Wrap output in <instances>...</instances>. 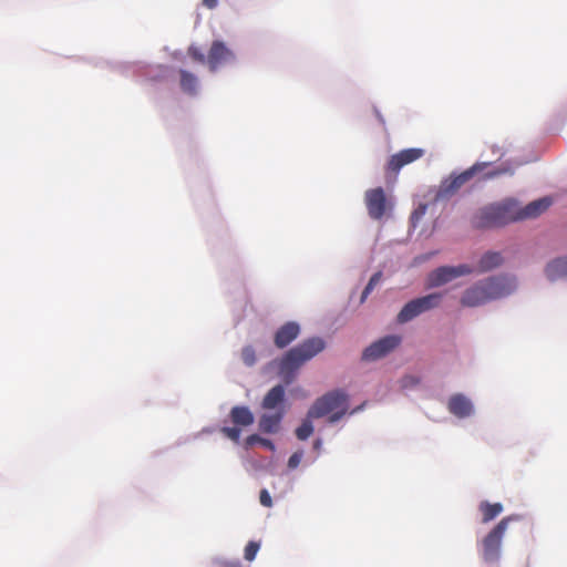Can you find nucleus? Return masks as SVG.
Segmentation results:
<instances>
[{
  "mask_svg": "<svg viewBox=\"0 0 567 567\" xmlns=\"http://www.w3.org/2000/svg\"><path fill=\"white\" fill-rule=\"evenodd\" d=\"M516 280L509 276H492L467 288L461 298V305L467 308L483 306L489 301L505 298L516 289Z\"/></svg>",
  "mask_w": 567,
  "mask_h": 567,
  "instance_id": "nucleus-1",
  "label": "nucleus"
},
{
  "mask_svg": "<svg viewBox=\"0 0 567 567\" xmlns=\"http://www.w3.org/2000/svg\"><path fill=\"white\" fill-rule=\"evenodd\" d=\"M489 166V162H477L460 174H451L447 178L441 182L435 194V202L450 199L475 176L481 175V179L487 181L502 175L514 174L513 167L508 164H502L501 166L493 169H488Z\"/></svg>",
  "mask_w": 567,
  "mask_h": 567,
  "instance_id": "nucleus-2",
  "label": "nucleus"
},
{
  "mask_svg": "<svg viewBox=\"0 0 567 567\" xmlns=\"http://www.w3.org/2000/svg\"><path fill=\"white\" fill-rule=\"evenodd\" d=\"M324 348L326 343L319 337L309 338L291 348L279 361V375L286 383H290L298 369L320 353Z\"/></svg>",
  "mask_w": 567,
  "mask_h": 567,
  "instance_id": "nucleus-3",
  "label": "nucleus"
},
{
  "mask_svg": "<svg viewBox=\"0 0 567 567\" xmlns=\"http://www.w3.org/2000/svg\"><path fill=\"white\" fill-rule=\"evenodd\" d=\"M348 411V395L342 391H331L318 398L308 411L309 419L329 415V423L338 422Z\"/></svg>",
  "mask_w": 567,
  "mask_h": 567,
  "instance_id": "nucleus-4",
  "label": "nucleus"
},
{
  "mask_svg": "<svg viewBox=\"0 0 567 567\" xmlns=\"http://www.w3.org/2000/svg\"><path fill=\"white\" fill-rule=\"evenodd\" d=\"M518 516L512 515L499 520L482 540V557L486 563H495L501 557L502 539L509 522L517 520Z\"/></svg>",
  "mask_w": 567,
  "mask_h": 567,
  "instance_id": "nucleus-5",
  "label": "nucleus"
},
{
  "mask_svg": "<svg viewBox=\"0 0 567 567\" xmlns=\"http://www.w3.org/2000/svg\"><path fill=\"white\" fill-rule=\"evenodd\" d=\"M441 297L440 293H430L409 301L399 312L396 321L399 323H406L419 315L437 307Z\"/></svg>",
  "mask_w": 567,
  "mask_h": 567,
  "instance_id": "nucleus-6",
  "label": "nucleus"
},
{
  "mask_svg": "<svg viewBox=\"0 0 567 567\" xmlns=\"http://www.w3.org/2000/svg\"><path fill=\"white\" fill-rule=\"evenodd\" d=\"M402 342V337L398 334H389L385 336L369 347H367L362 353V360L364 361H377L381 358H384L390 352H392L395 348H398Z\"/></svg>",
  "mask_w": 567,
  "mask_h": 567,
  "instance_id": "nucleus-7",
  "label": "nucleus"
},
{
  "mask_svg": "<svg viewBox=\"0 0 567 567\" xmlns=\"http://www.w3.org/2000/svg\"><path fill=\"white\" fill-rule=\"evenodd\" d=\"M473 269L467 265L460 266H444L433 270L429 276V285L431 287L443 286L451 280L472 274Z\"/></svg>",
  "mask_w": 567,
  "mask_h": 567,
  "instance_id": "nucleus-8",
  "label": "nucleus"
},
{
  "mask_svg": "<svg viewBox=\"0 0 567 567\" xmlns=\"http://www.w3.org/2000/svg\"><path fill=\"white\" fill-rule=\"evenodd\" d=\"M235 55L230 49L226 47L223 41L216 40L212 43L207 54V64L212 72L218 68L231 62Z\"/></svg>",
  "mask_w": 567,
  "mask_h": 567,
  "instance_id": "nucleus-9",
  "label": "nucleus"
},
{
  "mask_svg": "<svg viewBox=\"0 0 567 567\" xmlns=\"http://www.w3.org/2000/svg\"><path fill=\"white\" fill-rule=\"evenodd\" d=\"M365 205L372 219H381L386 212V197L381 187L369 189L365 193Z\"/></svg>",
  "mask_w": 567,
  "mask_h": 567,
  "instance_id": "nucleus-10",
  "label": "nucleus"
},
{
  "mask_svg": "<svg viewBox=\"0 0 567 567\" xmlns=\"http://www.w3.org/2000/svg\"><path fill=\"white\" fill-rule=\"evenodd\" d=\"M423 148H406L393 154L386 165V171L398 174L402 167L420 159L424 155Z\"/></svg>",
  "mask_w": 567,
  "mask_h": 567,
  "instance_id": "nucleus-11",
  "label": "nucleus"
},
{
  "mask_svg": "<svg viewBox=\"0 0 567 567\" xmlns=\"http://www.w3.org/2000/svg\"><path fill=\"white\" fill-rule=\"evenodd\" d=\"M492 205L495 209L499 227L519 220L518 203L515 199L507 198L499 203H494Z\"/></svg>",
  "mask_w": 567,
  "mask_h": 567,
  "instance_id": "nucleus-12",
  "label": "nucleus"
},
{
  "mask_svg": "<svg viewBox=\"0 0 567 567\" xmlns=\"http://www.w3.org/2000/svg\"><path fill=\"white\" fill-rule=\"evenodd\" d=\"M300 334V326L295 321H288L277 329L274 343L278 349L288 347Z\"/></svg>",
  "mask_w": 567,
  "mask_h": 567,
  "instance_id": "nucleus-13",
  "label": "nucleus"
},
{
  "mask_svg": "<svg viewBox=\"0 0 567 567\" xmlns=\"http://www.w3.org/2000/svg\"><path fill=\"white\" fill-rule=\"evenodd\" d=\"M447 409L451 414L458 419L468 417L474 411L471 400L462 393L453 394L449 399Z\"/></svg>",
  "mask_w": 567,
  "mask_h": 567,
  "instance_id": "nucleus-14",
  "label": "nucleus"
},
{
  "mask_svg": "<svg viewBox=\"0 0 567 567\" xmlns=\"http://www.w3.org/2000/svg\"><path fill=\"white\" fill-rule=\"evenodd\" d=\"M471 223L474 228L478 229L499 227L495 209L492 204L480 208L473 215Z\"/></svg>",
  "mask_w": 567,
  "mask_h": 567,
  "instance_id": "nucleus-15",
  "label": "nucleus"
},
{
  "mask_svg": "<svg viewBox=\"0 0 567 567\" xmlns=\"http://www.w3.org/2000/svg\"><path fill=\"white\" fill-rule=\"evenodd\" d=\"M286 391L281 384L272 386L264 396L261 401V408L264 410H275L285 408Z\"/></svg>",
  "mask_w": 567,
  "mask_h": 567,
  "instance_id": "nucleus-16",
  "label": "nucleus"
},
{
  "mask_svg": "<svg viewBox=\"0 0 567 567\" xmlns=\"http://www.w3.org/2000/svg\"><path fill=\"white\" fill-rule=\"evenodd\" d=\"M550 205L551 199L548 197H544L529 203L523 208L518 206V219L524 220L529 218H536L544 212H546Z\"/></svg>",
  "mask_w": 567,
  "mask_h": 567,
  "instance_id": "nucleus-17",
  "label": "nucleus"
},
{
  "mask_svg": "<svg viewBox=\"0 0 567 567\" xmlns=\"http://www.w3.org/2000/svg\"><path fill=\"white\" fill-rule=\"evenodd\" d=\"M286 414V409H279L271 414L265 413L259 417V430L262 433L274 434L280 429L281 421Z\"/></svg>",
  "mask_w": 567,
  "mask_h": 567,
  "instance_id": "nucleus-18",
  "label": "nucleus"
},
{
  "mask_svg": "<svg viewBox=\"0 0 567 567\" xmlns=\"http://www.w3.org/2000/svg\"><path fill=\"white\" fill-rule=\"evenodd\" d=\"M545 274L550 281L567 278V257L555 258L545 268Z\"/></svg>",
  "mask_w": 567,
  "mask_h": 567,
  "instance_id": "nucleus-19",
  "label": "nucleus"
},
{
  "mask_svg": "<svg viewBox=\"0 0 567 567\" xmlns=\"http://www.w3.org/2000/svg\"><path fill=\"white\" fill-rule=\"evenodd\" d=\"M229 417L234 425L249 426L254 423L255 417L248 406L236 405L230 410Z\"/></svg>",
  "mask_w": 567,
  "mask_h": 567,
  "instance_id": "nucleus-20",
  "label": "nucleus"
},
{
  "mask_svg": "<svg viewBox=\"0 0 567 567\" xmlns=\"http://www.w3.org/2000/svg\"><path fill=\"white\" fill-rule=\"evenodd\" d=\"M503 262V257L499 252L487 251L484 254L478 261V269L481 272L489 271Z\"/></svg>",
  "mask_w": 567,
  "mask_h": 567,
  "instance_id": "nucleus-21",
  "label": "nucleus"
},
{
  "mask_svg": "<svg viewBox=\"0 0 567 567\" xmlns=\"http://www.w3.org/2000/svg\"><path fill=\"white\" fill-rule=\"evenodd\" d=\"M482 513V522L488 523L497 517L503 512V505L501 503H488L486 501L481 502L478 506Z\"/></svg>",
  "mask_w": 567,
  "mask_h": 567,
  "instance_id": "nucleus-22",
  "label": "nucleus"
},
{
  "mask_svg": "<svg viewBox=\"0 0 567 567\" xmlns=\"http://www.w3.org/2000/svg\"><path fill=\"white\" fill-rule=\"evenodd\" d=\"M181 89L187 94H195L198 80L197 78L186 70H181Z\"/></svg>",
  "mask_w": 567,
  "mask_h": 567,
  "instance_id": "nucleus-23",
  "label": "nucleus"
},
{
  "mask_svg": "<svg viewBox=\"0 0 567 567\" xmlns=\"http://www.w3.org/2000/svg\"><path fill=\"white\" fill-rule=\"evenodd\" d=\"M311 420L312 419L307 416V419L302 421L301 425L296 429V436L298 440L305 441L313 433V425Z\"/></svg>",
  "mask_w": 567,
  "mask_h": 567,
  "instance_id": "nucleus-24",
  "label": "nucleus"
},
{
  "mask_svg": "<svg viewBox=\"0 0 567 567\" xmlns=\"http://www.w3.org/2000/svg\"><path fill=\"white\" fill-rule=\"evenodd\" d=\"M241 359L244 363L251 367L256 363V352L251 346H247L241 351Z\"/></svg>",
  "mask_w": 567,
  "mask_h": 567,
  "instance_id": "nucleus-25",
  "label": "nucleus"
},
{
  "mask_svg": "<svg viewBox=\"0 0 567 567\" xmlns=\"http://www.w3.org/2000/svg\"><path fill=\"white\" fill-rule=\"evenodd\" d=\"M221 433L227 436L228 439H230L231 441L234 442H238L239 439H240V434H241V430L239 426L235 425L233 427H229V426H224L221 427Z\"/></svg>",
  "mask_w": 567,
  "mask_h": 567,
  "instance_id": "nucleus-26",
  "label": "nucleus"
},
{
  "mask_svg": "<svg viewBox=\"0 0 567 567\" xmlns=\"http://www.w3.org/2000/svg\"><path fill=\"white\" fill-rule=\"evenodd\" d=\"M259 547H260V545L258 543L249 542L245 547V554H244L245 559L248 561L254 560L259 550Z\"/></svg>",
  "mask_w": 567,
  "mask_h": 567,
  "instance_id": "nucleus-27",
  "label": "nucleus"
},
{
  "mask_svg": "<svg viewBox=\"0 0 567 567\" xmlns=\"http://www.w3.org/2000/svg\"><path fill=\"white\" fill-rule=\"evenodd\" d=\"M188 55L198 63H207V56L195 45L188 48Z\"/></svg>",
  "mask_w": 567,
  "mask_h": 567,
  "instance_id": "nucleus-28",
  "label": "nucleus"
},
{
  "mask_svg": "<svg viewBox=\"0 0 567 567\" xmlns=\"http://www.w3.org/2000/svg\"><path fill=\"white\" fill-rule=\"evenodd\" d=\"M426 209H427V205L426 204H421L419 205V207L412 213L411 215V221L413 224V226L416 225V223L425 215L426 213Z\"/></svg>",
  "mask_w": 567,
  "mask_h": 567,
  "instance_id": "nucleus-29",
  "label": "nucleus"
},
{
  "mask_svg": "<svg viewBox=\"0 0 567 567\" xmlns=\"http://www.w3.org/2000/svg\"><path fill=\"white\" fill-rule=\"evenodd\" d=\"M420 383V378L415 375H405L401 379V385L404 389L413 388Z\"/></svg>",
  "mask_w": 567,
  "mask_h": 567,
  "instance_id": "nucleus-30",
  "label": "nucleus"
},
{
  "mask_svg": "<svg viewBox=\"0 0 567 567\" xmlns=\"http://www.w3.org/2000/svg\"><path fill=\"white\" fill-rule=\"evenodd\" d=\"M301 458H302V453L301 452H295L288 460V466L290 468H296L300 462H301Z\"/></svg>",
  "mask_w": 567,
  "mask_h": 567,
  "instance_id": "nucleus-31",
  "label": "nucleus"
},
{
  "mask_svg": "<svg viewBox=\"0 0 567 567\" xmlns=\"http://www.w3.org/2000/svg\"><path fill=\"white\" fill-rule=\"evenodd\" d=\"M259 499H260V504L262 506L271 507L272 501H271V496H270V494L268 493L267 489H261Z\"/></svg>",
  "mask_w": 567,
  "mask_h": 567,
  "instance_id": "nucleus-32",
  "label": "nucleus"
},
{
  "mask_svg": "<svg viewBox=\"0 0 567 567\" xmlns=\"http://www.w3.org/2000/svg\"><path fill=\"white\" fill-rule=\"evenodd\" d=\"M261 439L262 437L259 436L258 434H251V435L247 436L246 440H245L246 449H249V447L254 446L257 443L259 444Z\"/></svg>",
  "mask_w": 567,
  "mask_h": 567,
  "instance_id": "nucleus-33",
  "label": "nucleus"
},
{
  "mask_svg": "<svg viewBox=\"0 0 567 567\" xmlns=\"http://www.w3.org/2000/svg\"><path fill=\"white\" fill-rule=\"evenodd\" d=\"M381 277H382V274L379 271V272H375L369 280L368 282V286H370L371 288H374L381 280Z\"/></svg>",
  "mask_w": 567,
  "mask_h": 567,
  "instance_id": "nucleus-34",
  "label": "nucleus"
},
{
  "mask_svg": "<svg viewBox=\"0 0 567 567\" xmlns=\"http://www.w3.org/2000/svg\"><path fill=\"white\" fill-rule=\"evenodd\" d=\"M259 444L262 445L264 447L270 450V451H275V444L270 440H268V439H264L262 437L260 440Z\"/></svg>",
  "mask_w": 567,
  "mask_h": 567,
  "instance_id": "nucleus-35",
  "label": "nucleus"
},
{
  "mask_svg": "<svg viewBox=\"0 0 567 567\" xmlns=\"http://www.w3.org/2000/svg\"><path fill=\"white\" fill-rule=\"evenodd\" d=\"M374 288H371L370 286H365L363 292H362V296H361V302H363L367 297L371 293V291L373 290Z\"/></svg>",
  "mask_w": 567,
  "mask_h": 567,
  "instance_id": "nucleus-36",
  "label": "nucleus"
},
{
  "mask_svg": "<svg viewBox=\"0 0 567 567\" xmlns=\"http://www.w3.org/2000/svg\"><path fill=\"white\" fill-rule=\"evenodd\" d=\"M203 4L208 9H214L217 6V0H203Z\"/></svg>",
  "mask_w": 567,
  "mask_h": 567,
  "instance_id": "nucleus-37",
  "label": "nucleus"
},
{
  "mask_svg": "<svg viewBox=\"0 0 567 567\" xmlns=\"http://www.w3.org/2000/svg\"><path fill=\"white\" fill-rule=\"evenodd\" d=\"M221 567H241L239 561H227L223 563Z\"/></svg>",
  "mask_w": 567,
  "mask_h": 567,
  "instance_id": "nucleus-38",
  "label": "nucleus"
}]
</instances>
